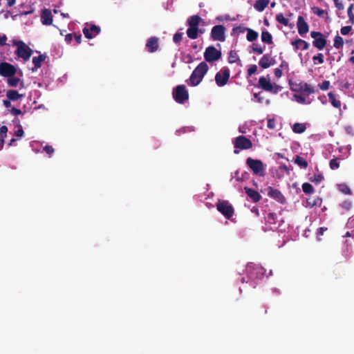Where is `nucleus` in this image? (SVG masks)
I'll list each match as a JSON object with an SVG mask.
<instances>
[{
  "mask_svg": "<svg viewBox=\"0 0 354 354\" xmlns=\"http://www.w3.org/2000/svg\"><path fill=\"white\" fill-rule=\"evenodd\" d=\"M17 126L19 128L17 130L15 131L14 135L17 137L21 138L24 134V131L20 124H18Z\"/></svg>",
  "mask_w": 354,
  "mask_h": 354,
  "instance_id": "a18cd8bd",
  "label": "nucleus"
},
{
  "mask_svg": "<svg viewBox=\"0 0 354 354\" xmlns=\"http://www.w3.org/2000/svg\"><path fill=\"white\" fill-rule=\"evenodd\" d=\"M275 64V59L271 57L270 54H265L260 59L259 65L262 68H268Z\"/></svg>",
  "mask_w": 354,
  "mask_h": 354,
  "instance_id": "f3484780",
  "label": "nucleus"
},
{
  "mask_svg": "<svg viewBox=\"0 0 354 354\" xmlns=\"http://www.w3.org/2000/svg\"><path fill=\"white\" fill-rule=\"evenodd\" d=\"M341 207L344 209H345L346 211H348V210H350L352 208V203L350 201H348V200L344 201L341 204Z\"/></svg>",
  "mask_w": 354,
  "mask_h": 354,
  "instance_id": "37998d69",
  "label": "nucleus"
},
{
  "mask_svg": "<svg viewBox=\"0 0 354 354\" xmlns=\"http://www.w3.org/2000/svg\"><path fill=\"white\" fill-rule=\"evenodd\" d=\"M267 194L273 199L276 200L280 203L283 204L286 202V198L281 192L272 187H268L267 189Z\"/></svg>",
  "mask_w": 354,
  "mask_h": 354,
  "instance_id": "4468645a",
  "label": "nucleus"
},
{
  "mask_svg": "<svg viewBox=\"0 0 354 354\" xmlns=\"http://www.w3.org/2000/svg\"><path fill=\"white\" fill-rule=\"evenodd\" d=\"M10 113L13 115H18L21 114V111L15 107H12L11 109L10 110Z\"/></svg>",
  "mask_w": 354,
  "mask_h": 354,
  "instance_id": "4d7b16f0",
  "label": "nucleus"
},
{
  "mask_svg": "<svg viewBox=\"0 0 354 354\" xmlns=\"http://www.w3.org/2000/svg\"><path fill=\"white\" fill-rule=\"evenodd\" d=\"M230 76V69L222 68L215 75V82L218 86L221 87L227 84Z\"/></svg>",
  "mask_w": 354,
  "mask_h": 354,
  "instance_id": "6e6552de",
  "label": "nucleus"
},
{
  "mask_svg": "<svg viewBox=\"0 0 354 354\" xmlns=\"http://www.w3.org/2000/svg\"><path fill=\"white\" fill-rule=\"evenodd\" d=\"M11 101L12 100H10L8 98H7L6 100H3V104L4 105V106L6 108H12V106Z\"/></svg>",
  "mask_w": 354,
  "mask_h": 354,
  "instance_id": "680f3d73",
  "label": "nucleus"
},
{
  "mask_svg": "<svg viewBox=\"0 0 354 354\" xmlns=\"http://www.w3.org/2000/svg\"><path fill=\"white\" fill-rule=\"evenodd\" d=\"M145 46L149 53H155L159 48V39L157 37H151L147 40Z\"/></svg>",
  "mask_w": 354,
  "mask_h": 354,
  "instance_id": "2eb2a0df",
  "label": "nucleus"
},
{
  "mask_svg": "<svg viewBox=\"0 0 354 354\" xmlns=\"http://www.w3.org/2000/svg\"><path fill=\"white\" fill-rule=\"evenodd\" d=\"M330 86V82L328 80L323 81L321 84H319V87L322 91H326L328 89Z\"/></svg>",
  "mask_w": 354,
  "mask_h": 354,
  "instance_id": "49530a36",
  "label": "nucleus"
},
{
  "mask_svg": "<svg viewBox=\"0 0 354 354\" xmlns=\"http://www.w3.org/2000/svg\"><path fill=\"white\" fill-rule=\"evenodd\" d=\"M344 45V40L339 35H336L334 38V47L337 49L342 48Z\"/></svg>",
  "mask_w": 354,
  "mask_h": 354,
  "instance_id": "58836bf2",
  "label": "nucleus"
},
{
  "mask_svg": "<svg viewBox=\"0 0 354 354\" xmlns=\"http://www.w3.org/2000/svg\"><path fill=\"white\" fill-rule=\"evenodd\" d=\"M225 28L222 25L214 26L211 31V37L214 41H224Z\"/></svg>",
  "mask_w": 354,
  "mask_h": 354,
  "instance_id": "9b49d317",
  "label": "nucleus"
},
{
  "mask_svg": "<svg viewBox=\"0 0 354 354\" xmlns=\"http://www.w3.org/2000/svg\"><path fill=\"white\" fill-rule=\"evenodd\" d=\"M339 189L342 192H343L345 194H351V189L345 184H342L339 185Z\"/></svg>",
  "mask_w": 354,
  "mask_h": 354,
  "instance_id": "79ce46f5",
  "label": "nucleus"
},
{
  "mask_svg": "<svg viewBox=\"0 0 354 354\" xmlns=\"http://www.w3.org/2000/svg\"><path fill=\"white\" fill-rule=\"evenodd\" d=\"M41 21L44 25H51L53 23V15L50 10L44 9L41 14Z\"/></svg>",
  "mask_w": 354,
  "mask_h": 354,
  "instance_id": "a211bd4d",
  "label": "nucleus"
},
{
  "mask_svg": "<svg viewBox=\"0 0 354 354\" xmlns=\"http://www.w3.org/2000/svg\"><path fill=\"white\" fill-rule=\"evenodd\" d=\"M8 127L5 125L0 127V150L3 149L4 138L6 137Z\"/></svg>",
  "mask_w": 354,
  "mask_h": 354,
  "instance_id": "c85d7f7f",
  "label": "nucleus"
},
{
  "mask_svg": "<svg viewBox=\"0 0 354 354\" xmlns=\"http://www.w3.org/2000/svg\"><path fill=\"white\" fill-rule=\"evenodd\" d=\"M346 227L348 229L353 230V235H354V215L348 218Z\"/></svg>",
  "mask_w": 354,
  "mask_h": 354,
  "instance_id": "09e8293b",
  "label": "nucleus"
},
{
  "mask_svg": "<svg viewBox=\"0 0 354 354\" xmlns=\"http://www.w3.org/2000/svg\"><path fill=\"white\" fill-rule=\"evenodd\" d=\"M328 230L327 227H321L317 229V234L318 236H322L324 234V232H326Z\"/></svg>",
  "mask_w": 354,
  "mask_h": 354,
  "instance_id": "0e129e2a",
  "label": "nucleus"
},
{
  "mask_svg": "<svg viewBox=\"0 0 354 354\" xmlns=\"http://www.w3.org/2000/svg\"><path fill=\"white\" fill-rule=\"evenodd\" d=\"M290 86L292 91L306 95H309L317 91L310 84L303 82L292 83Z\"/></svg>",
  "mask_w": 354,
  "mask_h": 354,
  "instance_id": "39448f33",
  "label": "nucleus"
},
{
  "mask_svg": "<svg viewBox=\"0 0 354 354\" xmlns=\"http://www.w3.org/2000/svg\"><path fill=\"white\" fill-rule=\"evenodd\" d=\"M351 30L352 27L351 26H346L342 27L340 30V32L342 35H346L351 32Z\"/></svg>",
  "mask_w": 354,
  "mask_h": 354,
  "instance_id": "3c124183",
  "label": "nucleus"
},
{
  "mask_svg": "<svg viewBox=\"0 0 354 354\" xmlns=\"http://www.w3.org/2000/svg\"><path fill=\"white\" fill-rule=\"evenodd\" d=\"M73 37L77 43V44H80L82 41V35L81 34H77V33H75L73 35Z\"/></svg>",
  "mask_w": 354,
  "mask_h": 354,
  "instance_id": "052dcab7",
  "label": "nucleus"
},
{
  "mask_svg": "<svg viewBox=\"0 0 354 354\" xmlns=\"http://www.w3.org/2000/svg\"><path fill=\"white\" fill-rule=\"evenodd\" d=\"M100 27L95 24H86L83 28V33L86 38L93 39L100 32Z\"/></svg>",
  "mask_w": 354,
  "mask_h": 354,
  "instance_id": "ddd939ff",
  "label": "nucleus"
},
{
  "mask_svg": "<svg viewBox=\"0 0 354 354\" xmlns=\"http://www.w3.org/2000/svg\"><path fill=\"white\" fill-rule=\"evenodd\" d=\"M266 219L268 223L274 224L276 223L277 216L274 213H268Z\"/></svg>",
  "mask_w": 354,
  "mask_h": 354,
  "instance_id": "ea45409f",
  "label": "nucleus"
},
{
  "mask_svg": "<svg viewBox=\"0 0 354 354\" xmlns=\"http://www.w3.org/2000/svg\"><path fill=\"white\" fill-rule=\"evenodd\" d=\"M261 40L268 44L273 43L272 35L267 30H264L261 33Z\"/></svg>",
  "mask_w": 354,
  "mask_h": 354,
  "instance_id": "cd10ccee",
  "label": "nucleus"
},
{
  "mask_svg": "<svg viewBox=\"0 0 354 354\" xmlns=\"http://www.w3.org/2000/svg\"><path fill=\"white\" fill-rule=\"evenodd\" d=\"M208 69V65L205 62H201L193 71L189 79L187 81V84L192 86L198 85L202 82Z\"/></svg>",
  "mask_w": 354,
  "mask_h": 354,
  "instance_id": "f257e3e1",
  "label": "nucleus"
},
{
  "mask_svg": "<svg viewBox=\"0 0 354 354\" xmlns=\"http://www.w3.org/2000/svg\"><path fill=\"white\" fill-rule=\"evenodd\" d=\"M43 150L49 156H51L55 151L53 147L50 145H46L43 148Z\"/></svg>",
  "mask_w": 354,
  "mask_h": 354,
  "instance_id": "864d4df0",
  "label": "nucleus"
},
{
  "mask_svg": "<svg viewBox=\"0 0 354 354\" xmlns=\"http://www.w3.org/2000/svg\"><path fill=\"white\" fill-rule=\"evenodd\" d=\"M172 95L174 100L179 104H184L189 99V93L185 85H178L174 89Z\"/></svg>",
  "mask_w": 354,
  "mask_h": 354,
  "instance_id": "423d86ee",
  "label": "nucleus"
},
{
  "mask_svg": "<svg viewBox=\"0 0 354 354\" xmlns=\"http://www.w3.org/2000/svg\"><path fill=\"white\" fill-rule=\"evenodd\" d=\"M244 190L254 203H257L261 199V196L256 190L248 187H245Z\"/></svg>",
  "mask_w": 354,
  "mask_h": 354,
  "instance_id": "aec40b11",
  "label": "nucleus"
},
{
  "mask_svg": "<svg viewBox=\"0 0 354 354\" xmlns=\"http://www.w3.org/2000/svg\"><path fill=\"white\" fill-rule=\"evenodd\" d=\"M257 86L262 88L265 91L274 94L278 93L282 89L281 86L271 83L270 80H268L264 76L259 77Z\"/></svg>",
  "mask_w": 354,
  "mask_h": 354,
  "instance_id": "20e7f679",
  "label": "nucleus"
},
{
  "mask_svg": "<svg viewBox=\"0 0 354 354\" xmlns=\"http://www.w3.org/2000/svg\"><path fill=\"white\" fill-rule=\"evenodd\" d=\"M313 60L315 64H316L317 63L320 64H323L324 62L323 54L318 53L317 55H315L313 57Z\"/></svg>",
  "mask_w": 354,
  "mask_h": 354,
  "instance_id": "a19ab883",
  "label": "nucleus"
},
{
  "mask_svg": "<svg viewBox=\"0 0 354 354\" xmlns=\"http://www.w3.org/2000/svg\"><path fill=\"white\" fill-rule=\"evenodd\" d=\"M240 61L239 57L235 50H230L228 55V62L230 64L236 63Z\"/></svg>",
  "mask_w": 354,
  "mask_h": 354,
  "instance_id": "72a5a7b5",
  "label": "nucleus"
},
{
  "mask_svg": "<svg viewBox=\"0 0 354 354\" xmlns=\"http://www.w3.org/2000/svg\"><path fill=\"white\" fill-rule=\"evenodd\" d=\"M309 180L312 183H315L318 184L324 180V176L321 173L314 174L312 176H310L309 178Z\"/></svg>",
  "mask_w": 354,
  "mask_h": 354,
  "instance_id": "e433bc0d",
  "label": "nucleus"
},
{
  "mask_svg": "<svg viewBox=\"0 0 354 354\" xmlns=\"http://www.w3.org/2000/svg\"><path fill=\"white\" fill-rule=\"evenodd\" d=\"M306 125L302 123H295L292 127V131L296 133H302L306 131Z\"/></svg>",
  "mask_w": 354,
  "mask_h": 354,
  "instance_id": "2f4dec72",
  "label": "nucleus"
},
{
  "mask_svg": "<svg viewBox=\"0 0 354 354\" xmlns=\"http://www.w3.org/2000/svg\"><path fill=\"white\" fill-rule=\"evenodd\" d=\"M322 35L323 34L321 32L312 31L310 32L311 37H313L315 39H316L317 38H318L319 37H322Z\"/></svg>",
  "mask_w": 354,
  "mask_h": 354,
  "instance_id": "13d9d810",
  "label": "nucleus"
},
{
  "mask_svg": "<svg viewBox=\"0 0 354 354\" xmlns=\"http://www.w3.org/2000/svg\"><path fill=\"white\" fill-rule=\"evenodd\" d=\"M270 0H257L254 4V8L259 12H262L269 4Z\"/></svg>",
  "mask_w": 354,
  "mask_h": 354,
  "instance_id": "393cba45",
  "label": "nucleus"
},
{
  "mask_svg": "<svg viewBox=\"0 0 354 354\" xmlns=\"http://www.w3.org/2000/svg\"><path fill=\"white\" fill-rule=\"evenodd\" d=\"M183 39V33L182 32H176L174 34L173 37V41L175 44H179Z\"/></svg>",
  "mask_w": 354,
  "mask_h": 354,
  "instance_id": "c03bdc74",
  "label": "nucleus"
},
{
  "mask_svg": "<svg viewBox=\"0 0 354 354\" xmlns=\"http://www.w3.org/2000/svg\"><path fill=\"white\" fill-rule=\"evenodd\" d=\"M274 75L279 78L282 76V71L280 68H275L274 71Z\"/></svg>",
  "mask_w": 354,
  "mask_h": 354,
  "instance_id": "338daca9",
  "label": "nucleus"
},
{
  "mask_svg": "<svg viewBox=\"0 0 354 354\" xmlns=\"http://www.w3.org/2000/svg\"><path fill=\"white\" fill-rule=\"evenodd\" d=\"M73 35L74 34H71V33H69V34H67L65 37V41L67 42V43H70L73 38Z\"/></svg>",
  "mask_w": 354,
  "mask_h": 354,
  "instance_id": "774afa93",
  "label": "nucleus"
},
{
  "mask_svg": "<svg viewBox=\"0 0 354 354\" xmlns=\"http://www.w3.org/2000/svg\"><path fill=\"white\" fill-rule=\"evenodd\" d=\"M302 190L306 194H311L315 192V189L312 185L308 183H304L302 185Z\"/></svg>",
  "mask_w": 354,
  "mask_h": 354,
  "instance_id": "c9c22d12",
  "label": "nucleus"
},
{
  "mask_svg": "<svg viewBox=\"0 0 354 354\" xmlns=\"http://www.w3.org/2000/svg\"><path fill=\"white\" fill-rule=\"evenodd\" d=\"M257 71V66L255 64L250 65L249 68L248 69V75L252 76Z\"/></svg>",
  "mask_w": 354,
  "mask_h": 354,
  "instance_id": "8fccbe9b",
  "label": "nucleus"
},
{
  "mask_svg": "<svg viewBox=\"0 0 354 354\" xmlns=\"http://www.w3.org/2000/svg\"><path fill=\"white\" fill-rule=\"evenodd\" d=\"M221 50H217L214 46H210L206 48L204 53L205 62H213L218 60L221 57Z\"/></svg>",
  "mask_w": 354,
  "mask_h": 354,
  "instance_id": "1a4fd4ad",
  "label": "nucleus"
},
{
  "mask_svg": "<svg viewBox=\"0 0 354 354\" xmlns=\"http://www.w3.org/2000/svg\"><path fill=\"white\" fill-rule=\"evenodd\" d=\"M343 158L340 156L338 158H333L329 162L330 168L332 170L337 169L339 167L340 160Z\"/></svg>",
  "mask_w": 354,
  "mask_h": 354,
  "instance_id": "c756f323",
  "label": "nucleus"
},
{
  "mask_svg": "<svg viewBox=\"0 0 354 354\" xmlns=\"http://www.w3.org/2000/svg\"><path fill=\"white\" fill-rule=\"evenodd\" d=\"M23 96L24 95L19 93L17 90H8L6 92V97L12 101H17Z\"/></svg>",
  "mask_w": 354,
  "mask_h": 354,
  "instance_id": "a878e982",
  "label": "nucleus"
},
{
  "mask_svg": "<svg viewBox=\"0 0 354 354\" xmlns=\"http://www.w3.org/2000/svg\"><path fill=\"white\" fill-rule=\"evenodd\" d=\"M7 78V82L10 86L17 87L20 83L21 86L24 87V81L21 80L20 78L15 77V75L8 77Z\"/></svg>",
  "mask_w": 354,
  "mask_h": 354,
  "instance_id": "b1692460",
  "label": "nucleus"
},
{
  "mask_svg": "<svg viewBox=\"0 0 354 354\" xmlns=\"http://www.w3.org/2000/svg\"><path fill=\"white\" fill-rule=\"evenodd\" d=\"M7 37L6 35H0V45L4 46L6 44Z\"/></svg>",
  "mask_w": 354,
  "mask_h": 354,
  "instance_id": "e2e57ef3",
  "label": "nucleus"
},
{
  "mask_svg": "<svg viewBox=\"0 0 354 354\" xmlns=\"http://www.w3.org/2000/svg\"><path fill=\"white\" fill-rule=\"evenodd\" d=\"M13 46L17 47L15 54L18 59H22L24 62H27L30 59L32 50L21 40H12Z\"/></svg>",
  "mask_w": 354,
  "mask_h": 354,
  "instance_id": "f03ea898",
  "label": "nucleus"
},
{
  "mask_svg": "<svg viewBox=\"0 0 354 354\" xmlns=\"http://www.w3.org/2000/svg\"><path fill=\"white\" fill-rule=\"evenodd\" d=\"M46 58V55H40L38 57H33L32 63L34 64L35 67L32 68V71H36L41 66V63Z\"/></svg>",
  "mask_w": 354,
  "mask_h": 354,
  "instance_id": "5701e85b",
  "label": "nucleus"
},
{
  "mask_svg": "<svg viewBox=\"0 0 354 354\" xmlns=\"http://www.w3.org/2000/svg\"><path fill=\"white\" fill-rule=\"evenodd\" d=\"M245 163L254 175L264 176L266 167L261 160L249 157L246 159Z\"/></svg>",
  "mask_w": 354,
  "mask_h": 354,
  "instance_id": "7ed1b4c3",
  "label": "nucleus"
},
{
  "mask_svg": "<svg viewBox=\"0 0 354 354\" xmlns=\"http://www.w3.org/2000/svg\"><path fill=\"white\" fill-rule=\"evenodd\" d=\"M295 162L301 168L306 169L308 164V162L301 156H296Z\"/></svg>",
  "mask_w": 354,
  "mask_h": 354,
  "instance_id": "473e14b6",
  "label": "nucleus"
},
{
  "mask_svg": "<svg viewBox=\"0 0 354 354\" xmlns=\"http://www.w3.org/2000/svg\"><path fill=\"white\" fill-rule=\"evenodd\" d=\"M328 96L330 103L334 107L339 108L341 106V102L335 98V95L332 92H330Z\"/></svg>",
  "mask_w": 354,
  "mask_h": 354,
  "instance_id": "f704fd0d",
  "label": "nucleus"
},
{
  "mask_svg": "<svg viewBox=\"0 0 354 354\" xmlns=\"http://www.w3.org/2000/svg\"><path fill=\"white\" fill-rule=\"evenodd\" d=\"M312 10H313L314 14L317 15L319 17H323V15H324V14L325 12V11L324 10L320 9L318 7H313L312 8Z\"/></svg>",
  "mask_w": 354,
  "mask_h": 354,
  "instance_id": "de8ad7c7",
  "label": "nucleus"
},
{
  "mask_svg": "<svg viewBox=\"0 0 354 354\" xmlns=\"http://www.w3.org/2000/svg\"><path fill=\"white\" fill-rule=\"evenodd\" d=\"M247 29V36H246V38H247V40L248 41H255L257 37H258V33L257 32L254 31V30L252 29H250L249 28H246Z\"/></svg>",
  "mask_w": 354,
  "mask_h": 354,
  "instance_id": "7c9ffc66",
  "label": "nucleus"
},
{
  "mask_svg": "<svg viewBox=\"0 0 354 354\" xmlns=\"http://www.w3.org/2000/svg\"><path fill=\"white\" fill-rule=\"evenodd\" d=\"M235 149L245 150L252 147V141L244 136H239L234 142Z\"/></svg>",
  "mask_w": 354,
  "mask_h": 354,
  "instance_id": "9d476101",
  "label": "nucleus"
},
{
  "mask_svg": "<svg viewBox=\"0 0 354 354\" xmlns=\"http://www.w3.org/2000/svg\"><path fill=\"white\" fill-rule=\"evenodd\" d=\"M335 7L338 10H343L344 9V5L339 1V0H333Z\"/></svg>",
  "mask_w": 354,
  "mask_h": 354,
  "instance_id": "bf43d9fd",
  "label": "nucleus"
},
{
  "mask_svg": "<svg viewBox=\"0 0 354 354\" xmlns=\"http://www.w3.org/2000/svg\"><path fill=\"white\" fill-rule=\"evenodd\" d=\"M268 128L270 129H274L276 127V122L274 118H270L268 120V124H267Z\"/></svg>",
  "mask_w": 354,
  "mask_h": 354,
  "instance_id": "5fc2aeb1",
  "label": "nucleus"
},
{
  "mask_svg": "<svg viewBox=\"0 0 354 354\" xmlns=\"http://www.w3.org/2000/svg\"><path fill=\"white\" fill-rule=\"evenodd\" d=\"M326 37L322 35V37H319L313 41V45L318 50H322L326 46Z\"/></svg>",
  "mask_w": 354,
  "mask_h": 354,
  "instance_id": "4be33fe9",
  "label": "nucleus"
},
{
  "mask_svg": "<svg viewBox=\"0 0 354 354\" xmlns=\"http://www.w3.org/2000/svg\"><path fill=\"white\" fill-rule=\"evenodd\" d=\"M17 73V68L8 62L0 63V75L8 77L13 76Z\"/></svg>",
  "mask_w": 354,
  "mask_h": 354,
  "instance_id": "f8f14e48",
  "label": "nucleus"
},
{
  "mask_svg": "<svg viewBox=\"0 0 354 354\" xmlns=\"http://www.w3.org/2000/svg\"><path fill=\"white\" fill-rule=\"evenodd\" d=\"M217 210L221 213L226 218H231L234 213L232 205L228 201H218L216 203Z\"/></svg>",
  "mask_w": 354,
  "mask_h": 354,
  "instance_id": "0eeeda50",
  "label": "nucleus"
},
{
  "mask_svg": "<svg viewBox=\"0 0 354 354\" xmlns=\"http://www.w3.org/2000/svg\"><path fill=\"white\" fill-rule=\"evenodd\" d=\"M276 20L285 26H288L289 25V20L283 16V13L277 14L276 16Z\"/></svg>",
  "mask_w": 354,
  "mask_h": 354,
  "instance_id": "4c0bfd02",
  "label": "nucleus"
},
{
  "mask_svg": "<svg viewBox=\"0 0 354 354\" xmlns=\"http://www.w3.org/2000/svg\"><path fill=\"white\" fill-rule=\"evenodd\" d=\"M252 50L254 53H257L259 55L262 54L263 52V49L261 46L253 47Z\"/></svg>",
  "mask_w": 354,
  "mask_h": 354,
  "instance_id": "69168bd1",
  "label": "nucleus"
},
{
  "mask_svg": "<svg viewBox=\"0 0 354 354\" xmlns=\"http://www.w3.org/2000/svg\"><path fill=\"white\" fill-rule=\"evenodd\" d=\"M247 28L242 27L241 26L234 27L232 29V32L235 33H243L247 30Z\"/></svg>",
  "mask_w": 354,
  "mask_h": 354,
  "instance_id": "603ef678",
  "label": "nucleus"
},
{
  "mask_svg": "<svg viewBox=\"0 0 354 354\" xmlns=\"http://www.w3.org/2000/svg\"><path fill=\"white\" fill-rule=\"evenodd\" d=\"M291 44L295 47V50L297 51L299 48H301L303 50H308L310 44L303 40L301 39H297L294 41H292Z\"/></svg>",
  "mask_w": 354,
  "mask_h": 354,
  "instance_id": "412c9836",
  "label": "nucleus"
},
{
  "mask_svg": "<svg viewBox=\"0 0 354 354\" xmlns=\"http://www.w3.org/2000/svg\"><path fill=\"white\" fill-rule=\"evenodd\" d=\"M202 20H203L202 18L199 15H194L188 18V19L187 21V24L188 26H199V24L202 21Z\"/></svg>",
  "mask_w": 354,
  "mask_h": 354,
  "instance_id": "bb28decb",
  "label": "nucleus"
},
{
  "mask_svg": "<svg viewBox=\"0 0 354 354\" xmlns=\"http://www.w3.org/2000/svg\"><path fill=\"white\" fill-rule=\"evenodd\" d=\"M189 28L187 30V35L191 39H195L198 38L199 34H203V30L199 29L198 26H188Z\"/></svg>",
  "mask_w": 354,
  "mask_h": 354,
  "instance_id": "6ab92c4d",
  "label": "nucleus"
},
{
  "mask_svg": "<svg viewBox=\"0 0 354 354\" xmlns=\"http://www.w3.org/2000/svg\"><path fill=\"white\" fill-rule=\"evenodd\" d=\"M297 26L298 32L301 36L306 34L309 30V26L306 22L304 18L302 16L298 17Z\"/></svg>",
  "mask_w": 354,
  "mask_h": 354,
  "instance_id": "dca6fc26",
  "label": "nucleus"
},
{
  "mask_svg": "<svg viewBox=\"0 0 354 354\" xmlns=\"http://www.w3.org/2000/svg\"><path fill=\"white\" fill-rule=\"evenodd\" d=\"M294 97L296 99L297 102H298L299 103H301V104L306 103V97H304L302 95H295Z\"/></svg>",
  "mask_w": 354,
  "mask_h": 354,
  "instance_id": "6e6d98bb",
  "label": "nucleus"
}]
</instances>
